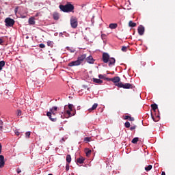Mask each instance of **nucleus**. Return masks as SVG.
<instances>
[{"instance_id":"obj_1","label":"nucleus","mask_w":175,"mask_h":175,"mask_svg":"<svg viewBox=\"0 0 175 175\" xmlns=\"http://www.w3.org/2000/svg\"><path fill=\"white\" fill-rule=\"evenodd\" d=\"M103 62L104 64H108V66H114L116 65V59L114 57H110V55L107 53H103Z\"/></svg>"},{"instance_id":"obj_2","label":"nucleus","mask_w":175,"mask_h":175,"mask_svg":"<svg viewBox=\"0 0 175 175\" xmlns=\"http://www.w3.org/2000/svg\"><path fill=\"white\" fill-rule=\"evenodd\" d=\"M58 110V107H53L49 109V111L46 113L47 117H49V120L53 122H55L57 121V111Z\"/></svg>"},{"instance_id":"obj_3","label":"nucleus","mask_w":175,"mask_h":175,"mask_svg":"<svg viewBox=\"0 0 175 175\" xmlns=\"http://www.w3.org/2000/svg\"><path fill=\"white\" fill-rule=\"evenodd\" d=\"M59 8L60 10H62V12H64V13H69V12L75 10V6L71 3H67L65 5H60Z\"/></svg>"},{"instance_id":"obj_4","label":"nucleus","mask_w":175,"mask_h":175,"mask_svg":"<svg viewBox=\"0 0 175 175\" xmlns=\"http://www.w3.org/2000/svg\"><path fill=\"white\" fill-rule=\"evenodd\" d=\"M116 85L119 87V88H124V90H132L133 85L131 83H123L122 82L117 83Z\"/></svg>"},{"instance_id":"obj_5","label":"nucleus","mask_w":175,"mask_h":175,"mask_svg":"<svg viewBox=\"0 0 175 175\" xmlns=\"http://www.w3.org/2000/svg\"><path fill=\"white\" fill-rule=\"evenodd\" d=\"M70 25L72 28H74V29L77 28L78 22H77V18H76V16H72L70 18Z\"/></svg>"},{"instance_id":"obj_6","label":"nucleus","mask_w":175,"mask_h":175,"mask_svg":"<svg viewBox=\"0 0 175 175\" xmlns=\"http://www.w3.org/2000/svg\"><path fill=\"white\" fill-rule=\"evenodd\" d=\"M6 27H13L14 25V20L10 18H7L5 20Z\"/></svg>"},{"instance_id":"obj_7","label":"nucleus","mask_w":175,"mask_h":175,"mask_svg":"<svg viewBox=\"0 0 175 175\" xmlns=\"http://www.w3.org/2000/svg\"><path fill=\"white\" fill-rule=\"evenodd\" d=\"M86 58H87V55L85 54L80 55L77 58V61L79 62V64H81L84 62V59H85Z\"/></svg>"},{"instance_id":"obj_8","label":"nucleus","mask_w":175,"mask_h":175,"mask_svg":"<svg viewBox=\"0 0 175 175\" xmlns=\"http://www.w3.org/2000/svg\"><path fill=\"white\" fill-rule=\"evenodd\" d=\"M138 33L140 35V36H142V35H144V27L143 25H139L137 29Z\"/></svg>"},{"instance_id":"obj_9","label":"nucleus","mask_w":175,"mask_h":175,"mask_svg":"<svg viewBox=\"0 0 175 175\" xmlns=\"http://www.w3.org/2000/svg\"><path fill=\"white\" fill-rule=\"evenodd\" d=\"M5 167V157L0 155V169Z\"/></svg>"},{"instance_id":"obj_10","label":"nucleus","mask_w":175,"mask_h":175,"mask_svg":"<svg viewBox=\"0 0 175 175\" xmlns=\"http://www.w3.org/2000/svg\"><path fill=\"white\" fill-rule=\"evenodd\" d=\"M79 65H81L78 60L71 62L68 64V66H79Z\"/></svg>"},{"instance_id":"obj_11","label":"nucleus","mask_w":175,"mask_h":175,"mask_svg":"<svg viewBox=\"0 0 175 175\" xmlns=\"http://www.w3.org/2000/svg\"><path fill=\"white\" fill-rule=\"evenodd\" d=\"M121 79L120 78V77H115L113 78H110L109 79V81H112L113 83H120Z\"/></svg>"},{"instance_id":"obj_12","label":"nucleus","mask_w":175,"mask_h":175,"mask_svg":"<svg viewBox=\"0 0 175 175\" xmlns=\"http://www.w3.org/2000/svg\"><path fill=\"white\" fill-rule=\"evenodd\" d=\"M86 61L88 64H94L95 62V59L91 55L86 58Z\"/></svg>"},{"instance_id":"obj_13","label":"nucleus","mask_w":175,"mask_h":175,"mask_svg":"<svg viewBox=\"0 0 175 175\" xmlns=\"http://www.w3.org/2000/svg\"><path fill=\"white\" fill-rule=\"evenodd\" d=\"M53 20H59V14L58 12H54L53 14Z\"/></svg>"},{"instance_id":"obj_14","label":"nucleus","mask_w":175,"mask_h":175,"mask_svg":"<svg viewBox=\"0 0 175 175\" xmlns=\"http://www.w3.org/2000/svg\"><path fill=\"white\" fill-rule=\"evenodd\" d=\"M93 83H96V84H102V83H103V81L99 79L93 78Z\"/></svg>"},{"instance_id":"obj_15","label":"nucleus","mask_w":175,"mask_h":175,"mask_svg":"<svg viewBox=\"0 0 175 175\" xmlns=\"http://www.w3.org/2000/svg\"><path fill=\"white\" fill-rule=\"evenodd\" d=\"M109 27L111 29H116L118 27V25L117 23H111Z\"/></svg>"},{"instance_id":"obj_16","label":"nucleus","mask_w":175,"mask_h":175,"mask_svg":"<svg viewBox=\"0 0 175 175\" xmlns=\"http://www.w3.org/2000/svg\"><path fill=\"white\" fill-rule=\"evenodd\" d=\"M96 107H98V103H94L92 107L88 109V111H90V113H91V111H92V110H95L96 109Z\"/></svg>"},{"instance_id":"obj_17","label":"nucleus","mask_w":175,"mask_h":175,"mask_svg":"<svg viewBox=\"0 0 175 175\" xmlns=\"http://www.w3.org/2000/svg\"><path fill=\"white\" fill-rule=\"evenodd\" d=\"M85 152L86 154V157H90V155H91V152H92V151L89 148H85Z\"/></svg>"},{"instance_id":"obj_18","label":"nucleus","mask_w":175,"mask_h":175,"mask_svg":"<svg viewBox=\"0 0 175 175\" xmlns=\"http://www.w3.org/2000/svg\"><path fill=\"white\" fill-rule=\"evenodd\" d=\"M29 23L31 25H35V18H30L29 19Z\"/></svg>"},{"instance_id":"obj_19","label":"nucleus","mask_w":175,"mask_h":175,"mask_svg":"<svg viewBox=\"0 0 175 175\" xmlns=\"http://www.w3.org/2000/svg\"><path fill=\"white\" fill-rule=\"evenodd\" d=\"M66 162H68V163H70V162H72V157L70 156V154H67Z\"/></svg>"},{"instance_id":"obj_20","label":"nucleus","mask_w":175,"mask_h":175,"mask_svg":"<svg viewBox=\"0 0 175 175\" xmlns=\"http://www.w3.org/2000/svg\"><path fill=\"white\" fill-rule=\"evenodd\" d=\"M84 161H85L84 158L80 157L77 159V163L81 165V163H84Z\"/></svg>"},{"instance_id":"obj_21","label":"nucleus","mask_w":175,"mask_h":175,"mask_svg":"<svg viewBox=\"0 0 175 175\" xmlns=\"http://www.w3.org/2000/svg\"><path fill=\"white\" fill-rule=\"evenodd\" d=\"M150 107H151V108L152 109V110L154 111H155L157 110V109H158V105L157 104H155V103L154 104H152L150 105Z\"/></svg>"},{"instance_id":"obj_22","label":"nucleus","mask_w":175,"mask_h":175,"mask_svg":"<svg viewBox=\"0 0 175 175\" xmlns=\"http://www.w3.org/2000/svg\"><path fill=\"white\" fill-rule=\"evenodd\" d=\"M70 111H69V110L66 111V113L69 116V117H73V116L76 115V111H75L73 113V114H72V113Z\"/></svg>"},{"instance_id":"obj_23","label":"nucleus","mask_w":175,"mask_h":175,"mask_svg":"<svg viewBox=\"0 0 175 175\" xmlns=\"http://www.w3.org/2000/svg\"><path fill=\"white\" fill-rule=\"evenodd\" d=\"M3 122L2 120H0V133H2L3 132Z\"/></svg>"},{"instance_id":"obj_24","label":"nucleus","mask_w":175,"mask_h":175,"mask_svg":"<svg viewBox=\"0 0 175 175\" xmlns=\"http://www.w3.org/2000/svg\"><path fill=\"white\" fill-rule=\"evenodd\" d=\"M137 142H139V137H135L132 139L131 143H133V144H137Z\"/></svg>"},{"instance_id":"obj_25","label":"nucleus","mask_w":175,"mask_h":175,"mask_svg":"<svg viewBox=\"0 0 175 175\" xmlns=\"http://www.w3.org/2000/svg\"><path fill=\"white\" fill-rule=\"evenodd\" d=\"M129 26L132 27H136V23H133L132 21H130L129 22Z\"/></svg>"},{"instance_id":"obj_26","label":"nucleus","mask_w":175,"mask_h":175,"mask_svg":"<svg viewBox=\"0 0 175 175\" xmlns=\"http://www.w3.org/2000/svg\"><path fill=\"white\" fill-rule=\"evenodd\" d=\"M3 66H5V61H0V70H2Z\"/></svg>"},{"instance_id":"obj_27","label":"nucleus","mask_w":175,"mask_h":175,"mask_svg":"<svg viewBox=\"0 0 175 175\" xmlns=\"http://www.w3.org/2000/svg\"><path fill=\"white\" fill-rule=\"evenodd\" d=\"M151 169H152V165H149L147 167H145V170L146 172H150V170H151Z\"/></svg>"},{"instance_id":"obj_28","label":"nucleus","mask_w":175,"mask_h":175,"mask_svg":"<svg viewBox=\"0 0 175 175\" xmlns=\"http://www.w3.org/2000/svg\"><path fill=\"white\" fill-rule=\"evenodd\" d=\"M47 46H49V47H53L54 42H53V41H48L47 42Z\"/></svg>"},{"instance_id":"obj_29","label":"nucleus","mask_w":175,"mask_h":175,"mask_svg":"<svg viewBox=\"0 0 175 175\" xmlns=\"http://www.w3.org/2000/svg\"><path fill=\"white\" fill-rule=\"evenodd\" d=\"M3 43H5V40L3 37L0 38V46H3Z\"/></svg>"},{"instance_id":"obj_30","label":"nucleus","mask_w":175,"mask_h":175,"mask_svg":"<svg viewBox=\"0 0 175 175\" xmlns=\"http://www.w3.org/2000/svg\"><path fill=\"white\" fill-rule=\"evenodd\" d=\"M127 49H128V46H122V51H123V52H124V53H126Z\"/></svg>"},{"instance_id":"obj_31","label":"nucleus","mask_w":175,"mask_h":175,"mask_svg":"<svg viewBox=\"0 0 175 175\" xmlns=\"http://www.w3.org/2000/svg\"><path fill=\"white\" fill-rule=\"evenodd\" d=\"M124 126L126 128H130L131 127V123L129 122H126L124 124Z\"/></svg>"},{"instance_id":"obj_32","label":"nucleus","mask_w":175,"mask_h":175,"mask_svg":"<svg viewBox=\"0 0 175 175\" xmlns=\"http://www.w3.org/2000/svg\"><path fill=\"white\" fill-rule=\"evenodd\" d=\"M68 109H70V111H73V105L69 104Z\"/></svg>"},{"instance_id":"obj_33","label":"nucleus","mask_w":175,"mask_h":175,"mask_svg":"<svg viewBox=\"0 0 175 175\" xmlns=\"http://www.w3.org/2000/svg\"><path fill=\"white\" fill-rule=\"evenodd\" d=\"M25 136L27 139H29V137L31 136V132L29 131H27L26 133H25Z\"/></svg>"},{"instance_id":"obj_34","label":"nucleus","mask_w":175,"mask_h":175,"mask_svg":"<svg viewBox=\"0 0 175 175\" xmlns=\"http://www.w3.org/2000/svg\"><path fill=\"white\" fill-rule=\"evenodd\" d=\"M91 141V138L89 137H86L84 138V142H90Z\"/></svg>"},{"instance_id":"obj_35","label":"nucleus","mask_w":175,"mask_h":175,"mask_svg":"<svg viewBox=\"0 0 175 175\" xmlns=\"http://www.w3.org/2000/svg\"><path fill=\"white\" fill-rule=\"evenodd\" d=\"M39 47H40V49H44V47H46V45H44V44H40Z\"/></svg>"},{"instance_id":"obj_36","label":"nucleus","mask_w":175,"mask_h":175,"mask_svg":"<svg viewBox=\"0 0 175 175\" xmlns=\"http://www.w3.org/2000/svg\"><path fill=\"white\" fill-rule=\"evenodd\" d=\"M17 116H18V117H20L21 116V110L18 109V111H17Z\"/></svg>"},{"instance_id":"obj_37","label":"nucleus","mask_w":175,"mask_h":175,"mask_svg":"<svg viewBox=\"0 0 175 175\" xmlns=\"http://www.w3.org/2000/svg\"><path fill=\"white\" fill-rule=\"evenodd\" d=\"M67 50H68V51H70V53H75V51H76V50L75 49H67Z\"/></svg>"},{"instance_id":"obj_38","label":"nucleus","mask_w":175,"mask_h":175,"mask_svg":"<svg viewBox=\"0 0 175 175\" xmlns=\"http://www.w3.org/2000/svg\"><path fill=\"white\" fill-rule=\"evenodd\" d=\"M70 169V167H69V163H67L66 165V170L68 172Z\"/></svg>"},{"instance_id":"obj_39","label":"nucleus","mask_w":175,"mask_h":175,"mask_svg":"<svg viewBox=\"0 0 175 175\" xmlns=\"http://www.w3.org/2000/svg\"><path fill=\"white\" fill-rule=\"evenodd\" d=\"M134 129H136V126H133L130 128V131H134Z\"/></svg>"},{"instance_id":"obj_40","label":"nucleus","mask_w":175,"mask_h":175,"mask_svg":"<svg viewBox=\"0 0 175 175\" xmlns=\"http://www.w3.org/2000/svg\"><path fill=\"white\" fill-rule=\"evenodd\" d=\"M16 172L18 173V174H20V173H21V170H20V168H17Z\"/></svg>"},{"instance_id":"obj_41","label":"nucleus","mask_w":175,"mask_h":175,"mask_svg":"<svg viewBox=\"0 0 175 175\" xmlns=\"http://www.w3.org/2000/svg\"><path fill=\"white\" fill-rule=\"evenodd\" d=\"M129 120L130 121H135V118H132V117L129 116Z\"/></svg>"},{"instance_id":"obj_42","label":"nucleus","mask_w":175,"mask_h":175,"mask_svg":"<svg viewBox=\"0 0 175 175\" xmlns=\"http://www.w3.org/2000/svg\"><path fill=\"white\" fill-rule=\"evenodd\" d=\"M129 116H125L124 120H129Z\"/></svg>"},{"instance_id":"obj_43","label":"nucleus","mask_w":175,"mask_h":175,"mask_svg":"<svg viewBox=\"0 0 175 175\" xmlns=\"http://www.w3.org/2000/svg\"><path fill=\"white\" fill-rule=\"evenodd\" d=\"M98 77L99 79H104L105 77L103 75H99Z\"/></svg>"},{"instance_id":"obj_44","label":"nucleus","mask_w":175,"mask_h":175,"mask_svg":"<svg viewBox=\"0 0 175 175\" xmlns=\"http://www.w3.org/2000/svg\"><path fill=\"white\" fill-rule=\"evenodd\" d=\"M15 135H16V136H20V132L15 131Z\"/></svg>"},{"instance_id":"obj_45","label":"nucleus","mask_w":175,"mask_h":175,"mask_svg":"<svg viewBox=\"0 0 175 175\" xmlns=\"http://www.w3.org/2000/svg\"><path fill=\"white\" fill-rule=\"evenodd\" d=\"M0 154H2V144H0Z\"/></svg>"},{"instance_id":"obj_46","label":"nucleus","mask_w":175,"mask_h":175,"mask_svg":"<svg viewBox=\"0 0 175 175\" xmlns=\"http://www.w3.org/2000/svg\"><path fill=\"white\" fill-rule=\"evenodd\" d=\"M15 13H17L18 12V7H16L14 10Z\"/></svg>"},{"instance_id":"obj_47","label":"nucleus","mask_w":175,"mask_h":175,"mask_svg":"<svg viewBox=\"0 0 175 175\" xmlns=\"http://www.w3.org/2000/svg\"><path fill=\"white\" fill-rule=\"evenodd\" d=\"M88 88V87L87 85H83V88H84L85 90L87 89Z\"/></svg>"},{"instance_id":"obj_48","label":"nucleus","mask_w":175,"mask_h":175,"mask_svg":"<svg viewBox=\"0 0 175 175\" xmlns=\"http://www.w3.org/2000/svg\"><path fill=\"white\" fill-rule=\"evenodd\" d=\"M161 175H166V173H165V172L163 171V172H161Z\"/></svg>"},{"instance_id":"obj_49","label":"nucleus","mask_w":175,"mask_h":175,"mask_svg":"<svg viewBox=\"0 0 175 175\" xmlns=\"http://www.w3.org/2000/svg\"><path fill=\"white\" fill-rule=\"evenodd\" d=\"M88 91H90V88H87Z\"/></svg>"},{"instance_id":"obj_50","label":"nucleus","mask_w":175,"mask_h":175,"mask_svg":"<svg viewBox=\"0 0 175 175\" xmlns=\"http://www.w3.org/2000/svg\"><path fill=\"white\" fill-rule=\"evenodd\" d=\"M63 142H65V139H64V138H62V139Z\"/></svg>"},{"instance_id":"obj_51","label":"nucleus","mask_w":175,"mask_h":175,"mask_svg":"<svg viewBox=\"0 0 175 175\" xmlns=\"http://www.w3.org/2000/svg\"><path fill=\"white\" fill-rule=\"evenodd\" d=\"M48 175H53V174H48Z\"/></svg>"}]
</instances>
